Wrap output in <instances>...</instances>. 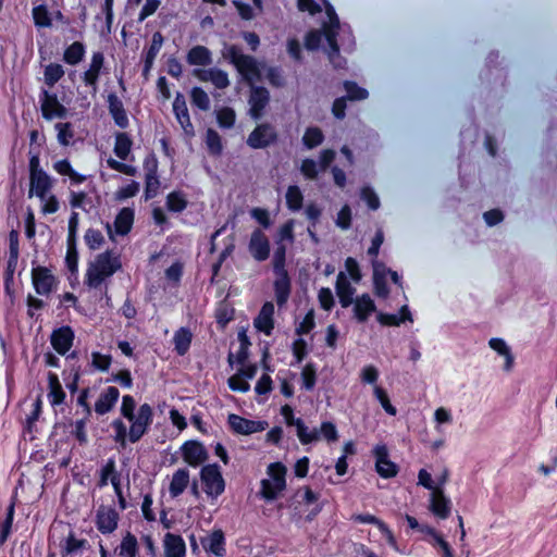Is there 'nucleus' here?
Returning a JSON list of instances; mask_svg holds the SVG:
<instances>
[{
	"mask_svg": "<svg viewBox=\"0 0 557 557\" xmlns=\"http://www.w3.org/2000/svg\"><path fill=\"white\" fill-rule=\"evenodd\" d=\"M322 4L325 5L327 21L323 22L322 32L314 30L308 34L305 45L308 50L322 48L327 53L330 61L337 67L342 65L338 57L337 36L343 30L334 9L326 0H298L299 10L310 14L321 11Z\"/></svg>",
	"mask_w": 557,
	"mask_h": 557,
	"instance_id": "1",
	"label": "nucleus"
},
{
	"mask_svg": "<svg viewBox=\"0 0 557 557\" xmlns=\"http://www.w3.org/2000/svg\"><path fill=\"white\" fill-rule=\"evenodd\" d=\"M121 414L129 422L131 443H136L144 436L153 418L152 408L148 404H143L136 411V401L131 395L123 396Z\"/></svg>",
	"mask_w": 557,
	"mask_h": 557,
	"instance_id": "2",
	"label": "nucleus"
},
{
	"mask_svg": "<svg viewBox=\"0 0 557 557\" xmlns=\"http://www.w3.org/2000/svg\"><path fill=\"white\" fill-rule=\"evenodd\" d=\"M224 55L230 58L242 76L250 84L259 81L264 73L274 85L280 84V75L274 69H268L264 64L258 63L253 58L244 55L235 46L226 47Z\"/></svg>",
	"mask_w": 557,
	"mask_h": 557,
	"instance_id": "3",
	"label": "nucleus"
},
{
	"mask_svg": "<svg viewBox=\"0 0 557 557\" xmlns=\"http://www.w3.org/2000/svg\"><path fill=\"white\" fill-rule=\"evenodd\" d=\"M383 242V232L377 231L372 239L370 248L368 249V255L372 257L373 282L375 294L380 297H386L388 295V287L386 282L388 275L391 276L392 281L395 284H400V276L398 275V273L387 269L384 263L380 262L376 259Z\"/></svg>",
	"mask_w": 557,
	"mask_h": 557,
	"instance_id": "4",
	"label": "nucleus"
},
{
	"mask_svg": "<svg viewBox=\"0 0 557 557\" xmlns=\"http://www.w3.org/2000/svg\"><path fill=\"white\" fill-rule=\"evenodd\" d=\"M121 268L120 258L111 251H106L96 256L89 262L85 283L90 288L99 287L107 278L112 276Z\"/></svg>",
	"mask_w": 557,
	"mask_h": 557,
	"instance_id": "5",
	"label": "nucleus"
},
{
	"mask_svg": "<svg viewBox=\"0 0 557 557\" xmlns=\"http://www.w3.org/2000/svg\"><path fill=\"white\" fill-rule=\"evenodd\" d=\"M53 180L47 173H35L29 182V197H36L40 201V210L44 214H53L59 208L58 198L52 193Z\"/></svg>",
	"mask_w": 557,
	"mask_h": 557,
	"instance_id": "6",
	"label": "nucleus"
},
{
	"mask_svg": "<svg viewBox=\"0 0 557 557\" xmlns=\"http://www.w3.org/2000/svg\"><path fill=\"white\" fill-rule=\"evenodd\" d=\"M287 469L282 462L270 463L267 478L261 480L260 494L267 500H274L286 488Z\"/></svg>",
	"mask_w": 557,
	"mask_h": 557,
	"instance_id": "7",
	"label": "nucleus"
},
{
	"mask_svg": "<svg viewBox=\"0 0 557 557\" xmlns=\"http://www.w3.org/2000/svg\"><path fill=\"white\" fill-rule=\"evenodd\" d=\"M200 480L207 496L216 499L225 490V481L216 465H207L200 471Z\"/></svg>",
	"mask_w": 557,
	"mask_h": 557,
	"instance_id": "8",
	"label": "nucleus"
},
{
	"mask_svg": "<svg viewBox=\"0 0 557 557\" xmlns=\"http://www.w3.org/2000/svg\"><path fill=\"white\" fill-rule=\"evenodd\" d=\"M40 108L46 120L64 119L67 115L66 108L58 100L57 96L44 90L40 95Z\"/></svg>",
	"mask_w": 557,
	"mask_h": 557,
	"instance_id": "9",
	"label": "nucleus"
},
{
	"mask_svg": "<svg viewBox=\"0 0 557 557\" xmlns=\"http://www.w3.org/2000/svg\"><path fill=\"white\" fill-rule=\"evenodd\" d=\"M134 224V210L123 208L116 215L113 225L107 224L108 235L111 240H115V236L127 235Z\"/></svg>",
	"mask_w": 557,
	"mask_h": 557,
	"instance_id": "10",
	"label": "nucleus"
},
{
	"mask_svg": "<svg viewBox=\"0 0 557 557\" xmlns=\"http://www.w3.org/2000/svg\"><path fill=\"white\" fill-rule=\"evenodd\" d=\"M373 455L375 457V470L382 478H394L397 474L398 468L396 463L389 460L386 445L377 444L373 448Z\"/></svg>",
	"mask_w": 557,
	"mask_h": 557,
	"instance_id": "11",
	"label": "nucleus"
},
{
	"mask_svg": "<svg viewBox=\"0 0 557 557\" xmlns=\"http://www.w3.org/2000/svg\"><path fill=\"white\" fill-rule=\"evenodd\" d=\"M429 510L438 519H447L451 511V500L445 495L444 488L438 487L429 497Z\"/></svg>",
	"mask_w": 557,
	"mask_h": 557,
	"instance_id": "12",
	"label": "nucleus"
},
{
	"mask_svg": "<svg viewBox=\"0 0 557 557\" xmlns=\"http://www.w3.org/2000/svg\"><path fill=\"white\" fill-rule=\"evenodd\" d=\"M181 453L184 461L190 467H198L208 458L205 446L198 441H187L181 446Z\"/></svg>",
	"mask_w": 557,
	"mask_h": 557,
	"instance_id": "13",
	"label": "nucleus"
},
{
	"mask_svg": "<svg viewBox=\"0 0 557 557\" xmlns=\"http://www.w3.org/2000/svg\"><path fill=\"white\" fill-rule=\"evenodd\" d=\"M228 424L235 433L249 435L265 430L268 423L260 420H248L237 414L228 416Z\"/></svg>",
	"mask_w": 557,
	"mask_h": 557,
	"instance_id": "14",
	"label": "nucleus"
},
{
	"mask_svg": "<svg viewBox=\"0 0 557 557\" xmlns=\"http://www.w3.org/2000/svg\"><path fill=\"white\" fill-rule=\"evenodd\" d=\"M276 138L274 128L268 124L257 126L248 136L247 144L253 149H260L269 146Z\"/></svg>",
	"mask_w": 557,
	"mask_h": 557,
	"instance_id": "15",
	"label": "nucleus"
},
{
	"mask_svg": "<svg viewBox=\"0 0 557 557\" xmlns=\"http://www.w3.org/2000/svg\"><path fill=\"white\" fill-rule=\"evenodd\" d=\"M96 518L97 528L103 534L112 533L117 528L119 513L112 507L101 506Z\"/></svg>",
	"mask_w": 557,
	"mask_h": 557,
	"instance_id": "16",
	"label": "nucleus"
},
{
	"mask_svg": "<svg viewBox=\"0 0 557 557\" xmlns=\"http://www.w3.org/2000/svg\"><path fill=\"white\" fill-rule=\"evenodd\" d=\"M193 74L199 81L211 82L216 88L220 89H224L230 85L227 74L219 69H195Z\"/></svg>",
	"mask_w": 557,
	"mask_h": 557,
	"instance_id": "17",
	"label": "nucleus"
},
{
	"mask_svg": "<svg viewBox=\"0 0 557 557\" xmlns=\"http://www.w3.org/2000/svg\"><path fill=\"white\" fill-rule=\"evenodd\" d=\"M33 284L38 294L47 295L53 289L55 278L48 269L36 268L33 270Z\"/></svg>",
	"mask_w": 557,
	"mask_h": 557,
	"instance_id": "18",
	"label": "nucleus"
},
{
	"mask_svg": "<svg viewBox=\"0 0 557 557\" xmlns=\"http://www.w3.org/2000/svg\"><path fill=\"white\" fill-rule=\"evenodd\" d=\"M336 294L343 308L352 305L355 287L351 285L345 272H339L335 285Z\"/></svg>",
	"mask_w": 557,
	"mask_h": 557,
	"instance_id": "19",
	"label": "nucleus"
},
{
	"mask_svg": "<svg viewBox=\"0 0 557 557\" xmlns=\"http://www.w3.org/2000/svg\"><path fill=\"white\" fill-rule=\"evenodd\" d=\"M276 280L274 282L275 297L280 306L286 302L290 292V283L287 272L282 264L275 265Z\"/></svg>",
	"mask_w": 557,
	"mask_h": 557,
	"instance_id": "20",
	"label": "nucleus"
},
{
	"mask_svg": "<svg viewBox=\"0 0 557 557\" xmlns=\"http://www.w3.org/2000/svg\"><path fill=\"white\" fill-rule=\"evenodd\" d=\"M249 251L258 261H263L269 257V240L261 231L257 230L251 234Z\"/></svg>",
	"mask_w": 557,
	"mask_h": 557,
	"instance_id": "21",
	"label": "nucleus"
},
{
	"mask_svg": "<svg viewBox=\"0 0 557 557\" xmlns=\"http://www.w3.org/2000/svg\"><path fill=\"white\" fill-rule=\"evenodd\" d=\"M269 102V92L264 88H252L249 98V114L252 119L259 120Z\"/></svg>",
	"mask_w": 557,
	"mask_h": 557,
	"instance_id": "22",
	"label": "nucleus"
},
{
	"mask_svg": "<svg viewBox=\"0 0 557 557\" xmlns=\"http://www.w3.org/2000/svg\"><path fill=\"white\" fill-rule=\"evenodd\" d=\"M74 333L69 326H63L54 331L51 335L53 348L61 355L66 354L72 347Z\"/></svg>",
	"mask_w": 557,
	"mask_h": 557,
	"instance_id": "23",
	"label": "nucleus"
},
{
	"mask_svg": "<svg viewBox=\"0 0 557 557\" xmlns=\"http://www.w3.org/2000/svg\"><path fill=\"white\" fill-rule=\"evenodd\" d=\"M120 397V392L114 386L106 388L95 403V411L98 414H106L112 410Z\"/></svg>",
	"mask_w": 557,
	"mask_h": 557,
	"instance_id": "24",
	"label": "nucleus"
},
{
	"mask_svg": "<svg viewBox=\"0 0 557 557\" xmlns=\"http://www.w3.org/2000/svg\"><path fill=\"white\" fill-rule=\"evenodd\" d=\"M273 315L274 305L272 302H265L258 317L255 319V327L265 335H270L274 326Z\"/></svg>",
	"mask_w": 557,
	"mask_h": 557,
	"instance_id": "25",
	"label": "nucleus"
},
{
	"mask_svg": "<svg viewBox=\"0 0 557 557\" xmlns=\"http://www.w3.org/2000/svg\"><path fill=\"white\" fill-rule=\"evenodd\" d=\"M164 557H185L186 545L182 536L166 533L163 540Z\"/></svg>",
	"mask_w": 557,
	"mask_h": 557,
	"instance_id": "26",
	"label": "nucleus"
},
{
	"mask_svg": "<svg viewBox=\"0 0 557 557\" xmlns=\"http://www.w3.org/2000/svg\"><path fill=\"white\" fill-rule=\"evenodd\" d=\"M202 547L206 552L212 553L218 557L225 554V540L221 530H215L201 540Z\"/></svg>",
	"mask_w": 557,
	"mask_h": 557,
	"instance_id": "27",
	"label": "nucleus"
},
{
	"mask_svg": "<svg viewBox=\"0 0 557 557\" xmlns=\"http://www.w3.org/2000/svg\"><path fill=\"white\" fill-rule=\"evenodd\" d=\"M355 318L359 322H364L375 311V304L372 298L363 294L352 300Z\"/></svg>",
	"mask_w": 557,
	"mask_h": 557,
	"instance_id": "28",
	"label": "nucleus"
},
{
	"mask_svg": "<svg viewBox=\"0 0 557 557\" xmlns=\"http://www.w3.org/2000/svg\"><path fill=\"white\" fill-rule=\"evenodd\" d=\"M173 110L175 116L181 124L182 128L187 135L194 134L193 124L189 119L188 109L186 106V101L183 96L178 95L173 102Z\"/></svg>",
	"mask_w": 557,
	"mask_h": 557,
	"instance_id": "29",
	"label": "nucleus"
},
{
	"mask_svg": "<svg viewBox=\"0 0 557 557\" xmlns=\"http://www.w3.org/2000/svg\"><path fill=\"white\" fill-rule=\"evenodd\" d=\"M189 485V471L185 468L177 469L170 481L169 493L175 498L184 493Z\"/></svg>",
	"mask_w": 557,
	"mask_h": 557,
	"instance_id": "30",
	"label": "nucleus"
},
{
	"mask_svg": "<svg viewBox=\"0 0 557 557\" xmlns=\"http://www.w3.org/2000/svg\"><path fill=\"white\" fill-rule=\"evenodd\" d=\"M488 346L496 354L504 357V359H505L504 370L506 372H510L513 368L515 357H513L508 344L503 338L493 337L488 341Z\"/></svg>",
	"mask_w": 557,
	"mask_h": 557,
	"instance_id": "31",
	"label": "nucleus"
},
{
	"mask_svg": "<svg viewBox=\"0 0 557 557\" xmlns=\"http://www.w3.org/2000/svg\"><path fill=\"white\" fill-rule=\"evenodd\" d=\"M108 104L115 124L121 128H125L128 125V117L120 98L114 94H110L108 96Z\"/></svg>",
	"mask_w": 557,
	"mask_h": 557,
	"instance_id": "32",
	"label": "nucleus"
},
{
	"mask_svg": "<svg viewBox=\"0 0 557 557\" xmlns=\"http://www.w3.org/2000/svg\"><path fill=\"white\" fill-rule=\"evenodd\" d=\"M48 385H49V392H48L47 397H48L49 404L54 408L57 406L62 405L65 399V393L62 388V385H61L57 374L49 373Z\"/></svg>",
	"mask_w": 557,
	"mask_h": 557,
	"instance_id": "33",
	"label": "nucleus"
},
{
	"mask_svg": "<svg viewBox=\"0 0 557 557\" xmlns=\"http://www.w3.org/2000/svg\"><path fill=\"white\" fill-rule=\"evenodd\" d=\"M434 430L437 433H443L446 426L454 424V413L451 409L440 406L433 412Z\"/></svg>",
	"mask_w": 557,
	"mask_h": 557,
	"instance_id": "34",
	"label": "nucleus"
},
{
	"mask_svg": "<svg viewBox=\"0 0 557 557\" xmlns=\"http://www.w3.org/2000/svg\"><path fill=\"white\" fill-rule=\"evenodd\" d=\"M377 321L382 325L387 326H398L405 321H412L411 313L408 309V307L405 305L400 308L399 312L397 314H389V313H379L377 314Z\"/></svg>",
	"mask_w": 557,
	"mask_h": 557,
	"instance_id": "35",
	"label": "nucleus"
},
{
	"mask_svg": "<svg viewBox=\"0 0 557 557\" xmlns=\"http://www.w3.org/2000/svg\"><path fill=\"white\" fill-rule=\"evenodd\" d=\"M103 61L104 58L101 52H94L89 67L84 74V81L87 85L94 86L97 83Z\"/></svg>",
	"mask_w": 557,
	"mask_h": 557,
	"instance_id": "36",
	"label": "nucleus"
},
{
	"mask_svg": "<svg viewBox=\"0 0 557 557\" xmlns=\"http://www.w3.org/2000/svg\"><path fill=\"white\" fill-rule=\"evenodd\" d=\"M53 170L63 176H67L72 184H82L86 176L76 172L67 160H59L53 164Z\"/></svg>",
	"mask_w": 557,
	"mask_h": 557,
	"instance_id": "37",
	"label": "nucleus"
},
{
	"mask_svg": "<svg viewBox=\"0 0 557 557\" xmlns=\"http://www.w3.org/2000/svg\"><path fill=\"white\" fill-rule=\"evenodd\" d=\"M187 62L190 65H209L212 62L211 52L203 46H196L189 50Z\"/></svg>",
	"mask_w": 557,
	"mask_h": 557,
	"instance_id": "38",
	"label": "nucleus"
},
{
	"mask_svg": "<svg viewBox=\"0 0 557 557\" xmlns=\"http://www.w3.org/2000/svg\"><path fill=\"white\" fill-rule=\"evenodd\" d=\"M119 556L120 557H136L138 552V542L135 535L127 532L119 546Z\"/></svg>",
	"mask_w": 557,
	"mask_h": 557,
	"instance_id": "39",
	"label": "nucleus"
},
{
	"mask_svg": "<svg viewBox=\"0 0 557 557\" xmlns=\"http://www.w3.org/2000/svg\"><path fill=\"white\" fill-rule=\"evenodd\" d=\"M191 333L185 327H181L175 332L173 342L178 355L183 356L187 352L191 343Z\"/></svg>",
	"mask_w": 557,
	"mask_h": 557,
	"instance_id": "40",
	"label": "nucleus"
},
{
	"mask_svg": "<svg viewBox=\"0 0 557 557\" xmlns=\"http://www.w3.org/2000/svg\"><path fill=\"white\" fill-rule=\"evenodd\" d=\"M295 430L296 435L302 445H308L319 441L318 429H310L309 426L306 425L304 420L301 422H297V426L295 428Z\"/></svg>",
	"mask_w": 557,
	"mask_h": 557,
	"instance_id": "41",
	"label": "nucleus"
},
{
	"mask_svg": "<svg viewBox=\"0 0 557 557\" xmlns=\"http://www.w3.org/2000/svg\"><path fill=\"white\" fill-rule=\"evenodd\" d=\"M132 140L125 133H119L115 136L114 153L121 160H126L131 153Z\"/></svg>",
	"mask_w": 557,
	"mask_h": 557,
	"instance_id": "42",
	"label": "nucleus"
},
{
	"mask_svg": "<svg viewBox=\"0 0 557 557\" xmlns=\"http://www.w3.org/2000/svg\"><path fill=\"white\" fill-rule=\"evenodd\" d=\"M85 54V48L83 44L75 41L67 47L63 54V60L71 65L79 63Z\"/></svg>",
	"mask_w": 557,
	"mask_h": 557,
	"instance_id": "43",
	"label": "nucleus"
},
{
	"mask_svg": "<svg viewBox=\"0 0 557 557\" xmlns=\"http://www.w3.org/2000/svg\"><path fill=\"white\" fill-rule=\"evenodd\" d=\"M63 75L64 70L61 64L50 63L45 67L44 79L48 86L52 87Z\"/></svg>",
	"mask_w": 557,
	"mask_h": 557,
	"instance_id": "44",
	"label": "nucleus"
},
{
	"mask_svg": "<svg viewBox=\"0 0 557 557\" xmlns=\"http://www.w3.org/2000/svg\"><path fill=\"white\" fill-rule=\"evenodd\" d=\"M285 197L288 209L298 211L301 208L304 197L298 186H289Z\"/></svg>",
	"mask_w": 557,
	"mask_h": 557,
	"instance_id": "45",
	"label": "nucleus"
},
{
	"mask_svg": "<svg viewBox=\"0 0 557 557\" xmlns=\"http://www.w3.org/2000/svg\"><path fill=\"white\" fill-rule=\"evenodd\" d=\"M216 121L220 127L222 128H231L235 124L236 114L235 111L231 108H221L216 110Z\"/></svg>",
	"mask_w": 557,
	"mask_h": 557,
	"instance_id": "46",
	"label": "nucleus"
},
{
	"mask_svg": "<svg viewBox=\"0 0 557 557\" xmlns=\"http://www.w3.org/2000/svg\"><path fill=\"white\" fill-rule=\"evenodd\" d=\"M380 376L379 369L373 364H367L364 366L360 372L359 377L363 384H369L372 386V388L377 384Z\"/></svg>",
	"mask_w": 557,
	"mask_h": 557,
	"instance_id": "47",
	"label": "nucleus"
},
{
	"mask_svg": "<svg viewBox=\"0 0 557 557\" xmlns=\"http://www.w3.org/2000/svg\"><path fill=\"white\" fill-rule=\"evenodd\" d=\"M57 131L58 143L62 146H69L74 137V132L70 123H57L54 126Z\"/></svg>",
	"mask_w": 557,
	"mask_h": 557,
	"instance_id": "48",
	"label": "nucleus"
},
{
	"mask_svg": "<svg viewBox=\"0 0 557 557\" xmlns=\"http://www.w3.org/2000/svg\"><path fill=\"white\" fill-rule=\"evenodd\" d=\"M373 394L375 396V398L379 400V403L381 404L382 408L391 416H396L397 413V410L396 408L391 404L389 401V398H388V395L386 393V391L380 386V385H375L373 387Z\"/></svg>",
	"mask_w": 557,
	"mask_h": 557,
	"instance_id": "49",
	"label": "nucleus"
},
{
	"mask_svg": "<svg viewBox=\"0 0 557 557\" xmlns=\"http://www.w3.org/2000/svg\"><path fill=\"white\" fill-rule=\"evenodd\" d=\"M187 206V200L182 193L173 191L166 198V207L170 211L181 212Z\"/></svg>",
	"mask_w": 557,
	"mask_h": 557,
	"instance_id": "50",
	"label": "nucleus"
},
{
	"mask_svg": "<svg viewBox=\"0 0 557 557\" xmlns=\"http://www.w3.org/2000/svg\"><path fill=\"white\" fill-rule=\"evenodd\" d=\"M206 145L210 153L215 156L220 154L223 148L220 135L211 128L207 131Z\"/></svg>",
	"mask_w": 557,
	"mask_h": 557,
	"instance_id": "51",
	"label": "nucleus"
},
{
	"mask_svg": "<svg viewBox=\"0 0 557 557\" xmlns=\"http://www.w3.org/2000/svg\"><path fill=\"white\" fill-rule=\"evenodd\" d=\"M322 140L323 134L321 129H319L318 127H309L302 137L305 146L309 149L319 146L322 143Z\"/></svg>",
	"mask_w": 557,
	"mask_h": 557,
	"instance_id": "52",
	"label": "nucleus"
},
{
	"mask_svg": "<svg viewBox=\"0 0 557 557\" xmlns=\"http://www.w3.org/2000/svg\"><path fill=\"white\" fill-rule=\"evenodd\" d=\"M190 96L193 104L198 107L200 110L207 111L210 109V99L203 89L195 87L193 88Z\"/></svg>",
	"mask_w": 557,
	"mask_h": 557,
	"instance_id": "53",
	"label": "nucleus"
},
{
	"mask_svg": "<svg viewBox=\"0 0 557 557\" xmlns=\"http://www.w3.org/2000/svg\"><path fill=\"white\" fill-rule=\"evenodd\" d=\"M112 428L114 430V441L125 447L127 441H129L125 423L121 419H115L112 422Z\"/></svg>",
	"mask_w": 557,
	"mask_h": 557,
	"instance_id": "54",
	"label": "nucleus"
},
{
	"mask_svg": "<svg viewBox=\"0 0 557 557\" xmlns=\"http://www.w3.org/2000/svg\"><path fill=\"white\" fill-rule=\"evenodd\" d=\"M319 431V440L323 438L326 442H336L338 440L337 429L334 423L330 421L322 422Z\"/></svg>",
	"mask_w": 557,
	"mask_h": 557,
	"instance_id": "55",
	"label": "nucleus"
},
{
	"mask_svg": "<svg viewBox=\"0 0 557 557\" xmlns=\"http://www.w3.org/2000/svg\"><path fill=\"white\" fill-rule=\"evenodd\" d=\"M14 517V504H11L8 508L7 518L0 524V545H2L9 537L11 528L13 524Z\"/></svg>",
	"mask_w": 557,
	"mask_h": 557,
	"instance_id": "56",
	"label": "nucleus"
},
{
	"mask_svg": "<svg viewBox=\"0 0 557 557\" xmlns=\"http://www.w3.org/2000/svg\"><path fill=\"white\" fill-rule=\"evenodd\" d=\"M139 191V184L137 182L132 181L125 186L120 187L115 194V200L123 201L128 198L134 197Z\"/></svg>",
	"mask_w": 557,
	"mask_h": 557,
	"instance_id": "57",
	"label": "nucleus"
},
{
	"mask_svg": "<svg viewBox=\"0 0 557 557\" xmlns=\"http://www.w3.org/2000/svg\"><path fill=\"white\" fill-rule=\"evenodd\" d=\"M84 238L86 245L92 250L99 249L104 243V237L98 230H87Z\"/></svg>",
	"mask_w": 557,
	"mask_h": 557,
	"instance_id": "58",
	"label": "nucleus"
},
{
	"mask_svg": "<svg viewBox=\"0 0 557 557\" xmlns=\"http://www.w3.org/2000/svg\"><path fill=\"white\" fill-rule=\"evenodd\" d=\"M34 22L38 27H49L51 20L45 5H37L33 9Z\"/></svg>",
	"mask_w": 557,
	"mask_h": 557,
	"instance_id": "59",
	"label": "nucleus"
},
{
	"mask_svg": "<svg viewBox=\"0 0 557 557\" xmlns=\"http://www.w3.org/2000/svg\"><path fill=\"white\" fill-rule=\"evenodd\" d=\"M345 273H346L347 277L349 276V278L354 283H359L361 280V272L359 269V264L351 257L347 258L345 261Z\"/></svg>",
	"mask_w": 557,
	"mask_h": 557,
	"instance_id": "60",
	"label": "nucleus"
},
{
	"mask_svg": "<svg viewBox=\"0 0 557 557\" xmlns=\"http://www.w3.org/2000/svg\"><path fill=\"white\" fill-rule=\"evenodd\" d=\"M302 387L310 391L315 385V369L312 364H307L301 371Z\"/></svg>",
	"mask_w": 557,
	"mask_h": 557,
	"instance_id": "61",
	"label": "nucleus"
},
{
	"mask_svg": "<svg viewBox=\"0 0 557 557\" xmlns=\"http://www.w3.org/2000/svg\"><path fill=\"white\" fill-rule=\"evenodd\" d=\"M318 299L320 306L326 311H330L334 306V296L329 287H322L319 290Z\"/></svg>",
	"mask_w": 557,
	"mask_h": 557,
	"instance_id": "62",
	"label": "nucleus"
},
{
	"mask_svg": "<svg viewBox=\"0 0 557 557\" xmlns=\"http://www.w3.org/2000/svg\"><path fill=\"white\" fill-rule=\"evenodd\" d=\"M344 86L348 98L351 100H362L368 97V91L354 83L346 82Z\"/></svg>",
	"mask_w": 557,
	"mask_h": 557,
	"instance_id": "63",
	"label": "nucleus"
},
{
	"mask_svg": "<svg viewBox=\"0 0 557 557\" xmlns=\"http://www.w3.org/2000/svg\"><path fill=\"white\" fill-rule=\"evenodd\" d=\"M228 386L232 391L235 392H247L249 391V383L245 380V377L237 373L228 379Z\"/></svg>",
	"mask_w": 557,
	"mask_h": 557,
	"instance_id": "64",
	"label": "nucleus"
}]
</instances>
